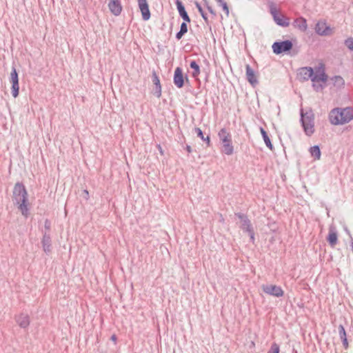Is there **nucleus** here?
Instances as JSON below:
<instances>
[{
  "label": "nucleus",
  "instance_id": "33",
  "mask_svg": "<svg viewBox=\"0 0 353 353\" xmlns=\"http://www.w3.org/2000/svg\"><path fill=\"white\" fill-rule=\"evenodd\" d=\"M194 132L196 134L197 137L202 139L204 137L203 132L199 128H195L194 129Z\"/></svg>",
  "mask_w": 353,
  "mask_h": 353
},
{
  "label": "nucleus",
  "instance_id": "37",
  "mask_svg": "<svg viewBox=\"0 0 353 353\" xmlns=\"http://www.w3.org/2000/svg\"><path fill=\"white\" fill-rule=\"evenodd\" d=\"M184 35L183 33H181V32L179 30L176 34V39L177 40H180L182 37Z\"/></svg>",
  "mask_w": 353,
  "mask_h": 353
},
{
  "label": "nucleus",
  "instance_id": "11",
  "mask_svg": "<svg viewBox=\"0 0 353 353\" xmlns=\"http://www.w3.org/2000/svg\"><path fill=\"white\" fill-rule=\"evenodd\" d=\"M235 216L239 219L241 221L240 228L243 231L246 232L248 230H252L253 228L251 224V221L246 214L241 212H237L235 213Z\"/></svg>",
  "mask_w": 353,
  "mask_h": 353
},
{
  "label": "nucleus",
  "instance_id": "43",
  "mask_svg": "<svg viewBox=\"0 0 353 353\" xmlns=\"http://www.w3.org/2000/svg\"><path fill=\"white\" fill-rule=\"evenodd\" d=\"M351 250L353 252V239L351 236V243H350Z\"/></svg>",
  "mask_w": 353,
  "mask_h": 353
},
{
  "label": "nucleus",
  "instance_id": "20",
  "mask_svg": "<svg viewBox=\"0 0 353 353\" xmlns=\"http://www.w3.org/2000/svg\"><path fill=\"white\" fill-rule=\"evenodd\" d=\"M338 330H339V337L342 341L343 345L345 350H347L349 345H348L347 334H346V332L344 328V326L343 325L340 324L338 326Z\"/></svg>",
  "mask_w": 353,
  "mask_h": 353
},
{
  "label": "nucleus",
  "instance_id": "42",
  "mask_svg": "<svg viewBox=\"0 0 353 353\" xmlns=\"http://www.w3.org/2000/svg\"><path fill=\"white\" fill-rule=\"evenodd\" d=\"M111 340L113 341L114 342H116L117 341V336H116V335L113 334L111 336Z\"/></svg>",
  "mask_w": 353,
  "mask_h": 353
},
{
  "label": "nucleus",
  "instance_id": "34",
  "mask_svg": "<svg viewBox=\"0 0 353 353\" xmlns=\"http://www.w3.org/2000/svg\"><path fill=\"white\" fill-rule=\"evenodd\" d=\"M220 6L222 7L223 11L225 12L226 15L228 16L229 15V8L228 6V4L225 1V2H223L222 3L219 4Z\"/></svg>",
  "mask_w": 353,
  "mask_h": 353
},
{
  "label": "nucleus",
  "instance_id": "30",
  "mask_svg": "<svg viewBox=\"0 0 353 353\" xmlns=\"http://www.w3.org/2000/svg\"><path fill=\"white\" fill-rule=\"evenodd\" d=\"M345 45L350 50H353V38L349 37L344 41Z\"/></svg>",
  "mask_w": 353,
  "mask_h": 353
},
{
  "label": "nucleus",
  "instance_id": "10",
  "mask_svg": "<svg viewBox=\"0 0 353 353\" xmlns=\"http://www.w3.org/2000/svg\"><path fill=\"white\" fill-rule=\"evenodd\" d=\"M108 7L110 12L114 16L121 14L123 6L121 5V0H108Z\"/></svg>",
  "mask_w": 353,
  "mask_h": 353
},
{
  "label": "nucleus",
  "instance_id": "26",
  "mask_svg": "<svg viewBox=\"0 0 353 353\" xmlns=\"http://www.w3.org/2000/svg\"><path fill=\"white\" fill-rule=\"evenodd\" d=\"M260 131L261 133V135L263 137V141L266 145V146L271 150L273 149V145L271 143L270 139L269 138L268 133L263 128H260Z\"/></svg>",
  "mask_w": 353,
  "mask_h": 353
},
{
  "label": "nucleus",
  "instance_id": "14",
  "mask_svg": "<svg viewBox=\"0 0 353 353\" xmlns=\"http://www.w3.org/2000/svg\"><path fill=\"white\" fill-rule=\"evenodd\" d=\"M41 245L44 252L49 254L52 251V241L50 234L44 232L41 239Z\"/></svg>",
  "mask_w": 353,
  "mask_h": 353
},
{
  "label": "nucleus",
  "instance_id": "1",
  "mask_svg": "<svg viewBox=\"0 0 353 353\" xmlns=\"http://www.w3.org/2000/svg\"><path fill=\"white\" fill-rule=\"evenodd\" d=\"M28 194L25 185L22 183L17 182L13 189V201L23 216L28 217L29 215Z\"/></svg>",
  "mask_w": 353,
  "mask_h": 353
},
{
  "label": "nucleus",
  "instance_id": "29",
  "mask_svg": "<svg viewBox=\"0 0 353 353\" xmlns=\"http://www.w3.org/2000/svg\"><path fill=\"white\" fill-rule=\"evenodd\" d=\"M279 352H280L279 345L276 343H273L271 345L270 348L267 353H279Z\"/></svg>",
  "mask_w": 353,
  "mask_h": 353
},
{
  "label": "nucleus",
  "instance_id": "32",
  "mask_svg": "<svg viewBox=\"0 0 353 353\" xmlns=\"http://www.w3.org/2000/svg\"><path fill=\"white\" fill-rule=\"evenodd\" d=\"M312 86L316 92L322 90L324 88V85L322 84H318L316 82H313Z\"/></svg>",
  "mask_w": 353,
  "mask_h": 353
},
{
  "label": "nucleus",
  "instance_id": "12",
  "mask_svg": "<svg viewBox=\"0 0 353 353\" xmlns=\"http://www.w3.org/2000/svg\"><path fill=\"white\" fill-rule=\"evenodd\" d=\"M139 8L141 12L142 19L144 21L150 19L151 14L147 0H137Z\"/></svg>",
  "mask_w": 353,
  "mask_h": 353
},
{
  "label": "nucleus",
  "instance_id": "36",
  "mask_svg": "<svg viewBox=\"0 0 353 353\" xmlns=\"http://www.w3.org/2000/svg\"><path fill=\"white\" fill-rule=\"evenodd\" d=\"M201 140L205 141L208 147L210 146L211 141H210V136L208 135L206 137H204Z\"/></svg>",
  "mask_w": 353,
  "mask_h": 353
},
{
  "label": "nucleus",
  "instance_id": "23",
  "mask_svg": "<svg viewBox=\"0 0 353 353\" xmlns=\"http://www.w3.org/2000/svg\"><path fill=\"white\" fill-rule=\"evenodd\" d=\"M190 67L191 69L193 70L192 72V77L194 79H196L201 72L200 66L199 65L196 61L192 60L190 63Z\"/></svg>",
  "mask_w": 353,
  "mask_h": 353
},
{
  "label": "nucleus",
  "instance_id": "18",
  "mask_svg": "<svg viewBox=\"0 0 353 353\" xmlns=\"http://www.w3.org/2000/svg\"><path fill=\"white\" fill-rule=\"evenodd\" d=\"M16 321L21 328H27L30 325V318L28 314H19L16 317Z\"/></svg>",
  "mask_w": 353,
  "mask_h": 353
},
{
  "label": "nucleus",
  "instance_id": "2",
  "mask_svg": "<svg viewBox=\"0 0 353 353\" xmlns=\"http://www.w3.org/2000/svg\"><path fill=\"white\" fill-rule=\"evenodd\" d=\"M329 119L330 123L334 125L349 123L353 119V109L350 107L336 108L330 111Z\"/></svg>",
  "mask_w": 353,
  "mask_h": 353
},
{
  "label": "nucleus",
  "instance_id": "6",
  "mask_svg": "<svg viewBox=\"0 0 353 353\" xmlns=\"http://www.w3.org/2000/svg\"><path fill=\"white\" fill-rule=\"evenodd\" d=\"M263 291L269 295L275 297H281L284 294V292L280 286L276 285H265L262 286Z\"/></svg>",
  "mask_w": 353,
  "mask_h": 353
},
{
  "label": "nucleus",
  "instance_id": "16",
  "mask_svg": "<svg viewBox=\"0 0 353 353\" xmlns=\"http://www.w3.org/2000/svg\"><path fill=\"white\" fill-rule=\"evenodd\" d=\"M175 3L180 17L183 19L184 21L190 23L191 21L190 18L182 2L180 0H175Z\"/></svg>",
  "mask_w": 353,
  "mask_h": 353
},
{
  "label": "nucleus",
  "instance_id": "39",
  "mask_svg": "<svg viewBox=\"0 0 353 353\" xmlns=\"http://www.w3.org/2000/svg\"><path fill=\"white\" fill-rule=\"evenodd\" d=\"M206 4H208V3H206ZM207 8H208V11H209L210 13H212V14H215V13H214V10H213V9H212V8L211 6H210L207 5Z\"/></svg>",
  "mask_w": 353,
  "mask_h": 353
},
{
  "label": "nucleus",
  "instance_id": "9",
  "mask_svg": "<svg viewBox=\"0 0 353 353\" xmlns=\"http://www.w3.org/2000/svg\"><path fill=\"white\" fill-rule=\"evenodd\" d=\"M184 79L185 77L183 76V70L180 67H177L174 73L173 77V82L174 84L178 88H181L184 85ZM185 79L188 81V78L185 76Z\"/></svg>",
  "mask_w": 353,
  "mask_h": 353
},
{
  "label": "nucleus",
  "instance_id": "13",
  "mask_svg": "<svg viewBox=\"0 0 353 353\" xmlns=\"http://www.w3.org/2000/svg\"><path fill=\"white\" fill-rule=\"evenodd\" d=\"M315 32L321 36H328L332 34V30L324 21H319L315 26Z\"/></svg>",
  "mask_w": 353,
  "mask_h": 353
},
{
  "label": "nucleus",
  "instance_id": "17",
  "mask_svg": "<svg viewBox=\"0 0 353 353\" xmlns=\"http://www.w3.org/2000/svg\"><path fill=\"white\" fill-rule=\"evenodd\" d=\"M246 78L248 81L253 86L258 84L259 81L255 76L254 71L250 65H246Z\"/></svg>",
  "mask_w": 353,
  "mask_h": 353
},
{
  "label": "nucleus",
  "instance_id": "40",
  "mask_svg": "<svg viewBox=\"0 0 353 353\" xmlns=\"http://www.w3.org/2000/svg\"><path fill=\"white\" fill-rule=\"evenodd\" d=\"M185 150H186V151H187L188 153H191V152H192V148H191V146H190V145H187L185 146Z\"/></svg>",
  "mask_w": 353,
  "mask_h": 353
},
{
  "label": "nucleus",
  "instance_id": "41",
  "mask_svg": "<svg viewBox=\"0 0 353 353\" xmlns=\"http://www.w3.org/2000/svg\"><path fill=\"white\" fill-rule=\"evenodd\" d=\"M83 193L85 195V199H88V197H89V192H88V191L87 190H83Z\"/></svg>",
  "mask_w": 353,
  "mask_h": 353
},
{
  "label": "nucleus",
  "instance_id": "28",
  "mask_svg": "<svg viewBox=\"0 0 353 353\" xmlns=\"http://www.w3.org/2000/svg\"><path fill=\"white\" fill-rule=\"evenodd\" d=\"M195 4V6L196 8L198 9V11L199 12V13L201 14L202 18L205 20V21H208V17H207V14L206 13L203 11V8H202V6H201V4L196 1L194 3Z\"/></svg>",
  "mask_w": 353,
  "mask_h": 353
},
{
  "label": "nucleus",
  "instance_id": "44",
  "mask_svg": "<svg viewBox=\"0 0 353 353\" xmlns=\"http://www.w3.org/2000/svg\"><path fill=\"white\" fill-rule=\"evenodd\" d=\"M219 4L222 3L223 2H225L224 0H215Z\"/></svg>",
  "mask_w": 353,
  "mask_h": 353
},
{
  "label": "nucleus",
  "instance_id": "24",
  "mask_svg": "<svg viewBox=\"0 0 353 353\" xmlns=\"http://www.w3.org/2000/svg\"><path fill=\"white\" fill-rule=\"evenodd\" d=\"M327 240L332 247H334V245H336L337 243V241H338L336 232L330 229L328 236H327Z\"/></svg>",
  "mask_w": 353,
  "mask_h": 353
},
{
  "label": "nucleus",
  "instance_id": "5",
  "mask_svg": "<svg viewBox=\"0 0 353 353\" xmlns=\"http://www.w3.org/2000/svg\"><path fill=\"white\" fill-rule=\"evenodd\" d=\"M293 46L292 42L290 40L282 41H276L272 45L273 52L276 54H280L292 50Z\"/></svg>",
  "mask_w": 353,
  "mask_h": 353
},
{
  "label": "nucleus",
  "instance_id": "22",
  "mask_svg": "<svg viewBox=\"0 0 353 353\" xmlns=\"http://www.w3.org/2000/svg\"><path fill=\"white\" fill-rule=\"evenodd\" d=\"M333 85L337 89H341L345 85V81L343 78L339 75H336L330 78Z\"/></svg>",
  "mask_w": 353,
  "mask_h": 353
},
{
  "label": "nucleus",
  "instance_id": "19",
  "mask_svg": "<svg viewBox=\"0 0 353 353\" xmlns=\"http://www.w3.org/2000/svg\"><path fill=\"white\" fill-rule=\"evenodd\" d=\"M152 81L155 86L154 94L157 98H160L161 96V85L160 83L159 78L155 72H152Z\"/></svg>",
  "mask_w": 353,
  "mask_h": 353
},
{
  "label": "nucleus",
  "instance_id": "8",
  "mask_svg": "<svg viewBox=\"0 0 353 353\" xmlns=\"http://www.w3.org/2000/svg\"><path fill=\"white\" fill-rule=\"evenodd\" d=\"M10 82L12 83V94L16 98L19 95V77L17 70L14 67H12L10 73Z\"/></svg>",
  "mask_w": 353,
  "mask_h": 353
},
{
  "label": "nucleus",
  "instance_id": "25",
  "mask_svg": "<svg viewBox=\"0 0 353 353\" xmlns=\"http://www.w3.org/2000/svg\"><path fill=\"white\" fill-rule=\"evenodd\" d=\"M327 79V74L324 72H322L320 74H314L313 72V77L312 78V82H316V83L323 82V83H325Z\"/></svg>",
  "mask_w": 353,
  "mask_h": 353
},
{
  "label": "nucleus",
  "instance_id": "7",
  "mask_svg": "<svg viewBox=\"0 0 353 353\" xmlns=\"http://www.w3.org/2000/svg\"><path fill=\"white\" fill-rule=\"evenodd\" d=\"M270 13L276 23L281 27H288L290 25L288 19L283 15H279L277 12L276 8L274 6H270Z\"/></svg>",
  "mask_w": 353,
  "mask_h": 353
},
{
  "label": "nucleus",
  "instance_id": "31",
  "mask_svg": "<svg viewBox=\"0 0 353 353\" xmlns=\"http://www.w3.org/2000/svg\"><path fill=\"white\" fill-rule=\"evenodd\" d=\"M186 22L187 21H183L180 26V31L181 32V33H183L184 34L188 32V25Z\"/></svg>",
  "mask_w": 353,
  "mask_h": 353
},
{
  "label": "nucleus",
  "instance_id": "21",
  "mask_svg": "<svg viewBox=\"0 0 353 353\" xmlns=\"http://www.w3.org/2000/svg\"><path fill=\"white\" fill-rule=\"evenodd\" d=\"M294 26L301 32H305L307 28V21L305 18L301 17L296 18L293 23Z\"/></svg>",
  "mask_w": 353,
  "mask_h": 353
},
{
  "label": "nucleus",
  "instance_id": "35",
  "mask_svg": "<svg viewBox=\"0 0 353 353\" xmlns=\"http://www.w3.org/2000/svg\"><path fill=\"white\" fill-rule=\"evenodd\" d=\"M250 237V241L254 243V229L252 228V230H250L247 232Z\"/></svg>",
  "mask_w": 353,
  "mask_h": 353
},
{
  "label": "nucleus",
  "instance_id": "3",
  "mask_svg": "<svg viewBox=\"0 0 353 353\" xmlns=\"http://www.w3.org/2000/svg\"><path fill=\"white\" fill-rule=\"evenodd\" d=\"M301 123L307 136H312L314 132V116L312 110L303 112L301 110Z\"/></svg>",
  "mask_w": 353,
  "mask_h": 353
},
{
  "label": "nucleus",
  "instance_id": "38",
  "mask_svg": "<svg viewBox=\"0 0 353 353\" xmlns=\"http://www.w3.org/2000/svg\"><path fill=\"white\" fill-rule=\"evenodd\" d=\"M45 228L46 230H50V223L49 222L48 220H46L45 221Z\"/></svg>",
  "mask_w": 353,
  "mask_h": 353
},
{
  "label": "nucleus",
  "instance_id": "15",
  "mask_svg": "<svg viewBox=\"0 0 353 353\" xmlns=\"http://www.w3.org/2000/svg\"><path fill=\"white\" fill-rule=\"evenodd\" d=\"M313 69L310 67L301 68L297 74L298 77L303 81H307L311 79L313 77Z\"/></svg>",
  "mask_w": 353,
  "mask_h": 353
},
{
  "label": "nucleus",
  "instance_id": "4",
  "mask_svg": "<svg viewBox=\"0 0 353 353\" xmlns=\"http://www.w3.org/2000/svg\"><path fill=\"white\" fill-rule=\"evenodd\" d=\"M218 136L222 143L221 152L226 155L232 154L234 152V147L232 145L230 133L225 128H222L219 132Z\"/></svg>",
  "mask_w": 353,
  "mask_h": 353
},
{
  "label": "nucleus",
  "instance_id": "27",
  "mask_svg": "<svg viewBox=\"0 0 353 353\" xmlns=\"http://www.w3.org/2000/svg\"><path fill=\"white\" fill-rule=\"evenodd\" d=\"M310 152L312 157L314 158V159H320L321 152V150L319 145H314L310 148Z\"/></svg>",
  "mask_w": 353,
  "mask_h": 353
}]
</instances>
